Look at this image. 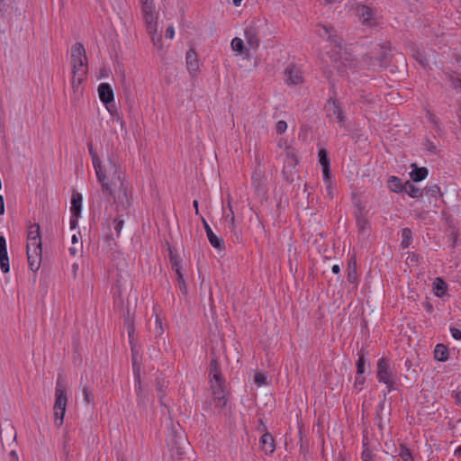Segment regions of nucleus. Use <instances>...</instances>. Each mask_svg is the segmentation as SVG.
Wrapping results in <instances>:
<instances>
[{"label":"nucleus","instance_id":"nucleus-27","mask_svg":"<svg viewBox=\"0 0 461 461\" xmlns=\"http://www.w3.org/2000/svg\"><path fill=\"white\" fill-rule=\"evenodd\" d=\"M79 79L76 78V76L72 77L71 84L76 97H79L82 94L81 84L85 80V77H78Z\"/></svg>","mask_w":461,"mask_h":461},{"label":"nucleus","instance_id":"nucleus-36","mask_svg":"<svg viewBox=\"0 0 461 461\" xmlns=\"http://www.w3.org/2000/svg\"><path fill=\"white\" fill-rule=\"evenodd\" d=\"M357 279V270L355 266L351 267L349 265L348 267V281L351 284H356Z\"/></svg>","mask_w":461,"mask_h":461},{"label":"nucleus","instance_id":"nucleus-1","mask_svg":"<svg viewBox=\"0 0 461 461\" xmlns=\"http://www.w3.org/2000/svg\"><path fill=\"white\" fill-rule=\"evenodd\" d=\"M94 168L106 203L110 204L113 199L118 211H126L130 206V200L124 174L117 157L110 155L106 161L94 158Z\"/></svg>","mask_w":461,"mask_h":461},{"label":"nucleus","instance_id":"nucleus-48","mask_svg":"<svg viewBox=\"0 0 461 461\" xmlns=\"http://www.w3.org/2000/svg\"><path fill=\"white\" fill-rule=\"evenodd\" d=\"M323 179L325 183L330 182V167H322Z\"/></svg>","mask_w":461,"mask_h":461},{"label":"nucleus","instance_id":"nucleus-44","mask_svg":"<svg viewBox=\"0 0 461 461\" xmlns=\"http://www.w3.org/2000/svg\"><path fill=\"white\" fill-rule=\"evenodd\" d=\"M364 365H365L364 356L360 355L359 358L357 360V375H362L365 372Z\"/></svg>","mask_w":461,"mask_h":461},{"label":"nucleus","instance_id":"nucleus-59","mask_svg":"<svg viewBox=\"0 0 461 461\" xmlns=\"http://www.w3.org/2000/svg\"><path fill=\"white\" fill-rule=\"evenodd\" d=\"M453 86L456 89L457 88H461V80L460 79H456L453 82Z\"/></svg>","mask_w":461,"mask_h":461},{"label":"nucleus","instance_id":"nucleus-51","mask_svg":"<svg viewBox=\"0 0 461 461\" xmlns=\"http://www.w3.org/2000/svg\"><path fill=\"white\" fill-rule=\"evenodd\" d=\"M326 191H327L328 195L330 198H333L334 193H333V187H332L331 182L326 183Z\"/></svg>","mask_w":461,"mask_h":461},{"label":"nucleus","instance_id":"nucleus-46","mask_svg":"<svg viewBox=\"0 0 461 461\" xmlns=\"http://www.w3.org/2000/svg\"><path fill=\"white\" fill-rule=\"evenodd\" d=\"M5 436H6V438L13 439L14 441L15 440L16 433H15L13 426H8V428H6Z\"/></svg>","mask_w":461,"mask_h":461},{"label":"nucleus","instance_id":"nucleus-6","mask_svg":"<svg viewBox=\"0 0 461 461\" xmlns=\"http://www.w3.org/2000/svg\"><path fill=\"white\" fill-rule=\"evenodd\" d=\"M356 12L363 25L367 27H375L379 24L380 17L378 16L376 10L367 5H360L357 6Z\"/></svg>","mask_w":461,"mask_h":461},{"label":"nucleus","instance_id":"nucleus-16","mask_svg":"<svg viewBox=\"0 0 461 461\" xmlns=\"http://www.w3.org/2000/svg\"><path fill=\"white\" fill-rule=\"evenodd\" d=\"M260 445L262 449L267 454H271L275 451V443L273 437L266 432L260 438Z\"/></svg>","mask_w":461,"mask_h":461},{"label":"nucleus","instance_id":"nucleus-64","mask_svg":"<svg viewBox=\"0 0 461 461\" xmlns=\"http://www.w3.org/2000/svg\"><path fill=\"white\" fill-rule=\"evenodd\" d=\"M356 383L359 384H364V378L363 377H357L356 378Z\"/></svg>","mask_w":461,"mask_h":461},{"label":"nucleus","instance_id":"nucleus-21","mask_svg":"<svg viewBox=\"0 0 461 461\" xmlns=\"http://www.w3.org/2000/svg\"><path fill=\"white\" fill-rule=\"evenodd\" d=\"M403 191L412 198H420L422 196V190L416 187L410 181L405 182Z\"/></svg>","mask_w":461,"mask_h":461},{"label":"nucleus","instance_id":"nucleus-41","mask_svg":"<svg viewBox=\"0 0 461 461\" xmlns=\"http://www.w3.org/2000/svg\"><path fill=\"white\" fill-rule=\"evenodd\" d=\"M287 129V123L286 122L281 120L278 121L276 125V131L278 134H283Z\"/></svg>","mask_w":461,"mask_h":461},{"label":"nucleus","instance_id":"nucleus-43","mask_svg":"<svg viewBox=\"0 0 461 461\" xmlns=\"http://www.w3.org/2000/svg\"><path fill=\"white\" fill-rule=\"evenodd\" d=\"M123 223H124L123 220H122V219H120V218H117V219H115V220H114V222H113V224H114V230H115V231L117 232V235H118V236H119V234H120V232H121V230H122V227H123Z\"/></svg>","mask_w":461,"mask_h":461},{"label":"nucleus","instance_id":"nucleus-31","mask_svg":"<svg viewBox=\"0 0 461 461\" xmlns=\"http://www.w3.org/2000/svg\"><path fill=\"white\" fill-rule=\"evenodd\" d=\"M402 245L403 248L410 246L411 241V230L409 228H404L402 231Z\"/></svg>","mask_w":461,"mask_h":461},{"label":"nucleus","instance_id":"nucleus-34","mask_svg":"<svg viewBox=\"0 0 461 461\" xmlns=\"http://www.w3.org/2000/svg\"><path fill=\"white\" fill-rule=\"evenodd\" d=\"M319 161L322 167H330V158L325 149H320L319 151Z\"/></svg>","mask_w":461,"mask_h":461},{"label":"nucleus","instance_id":"nucleus-49","mask_svg":"<svg viewBox=\"0 0 461 461\" xmlns=\"http://www.w3.org/2000/svg\"><path fill=\"white\" fill-rule=\"evenodd\" d=\"M6 240L4 236H0V254L1 253H6Z\"/></svg>","mask_w":461,"mask_h":461},{"label":"nucleus","instance_id":"nucleus-54","mask_svg":"<svg viewBox=\"0 0 461 461\" xmlns=\"http://www.w3.org/2000/svg\"><path fill=\"white\" fill-rule=\"evenodd\" d=\"M156 325H157V332L161 334L163 331L162 322L158 318L156 319Z\"/></svg>","mask_w":461,"mask_h":461},{"label":"nucleus","instance_id":"nucleus-33","mask_svg":"<svg viewBox=\"0 0 461 461\" xmlns=\"http://www.w3.org/2000/svg\"><path fill=\"white\" fill-rule=\"evenodd\" d=\"M357 225L359 231H364L368 226V221L365 216L362 215L361 212L360 214L357 215Z\"/></svg>","mask_w":461,"mask_h":461},{"label":"nucleus","instance_id":"nucleus-26","mask_svg":"<svg viewBox=\"0 0 461 461\" xmlns=\"http://www.w3.org/2000/svg\"><path fill=\"white\" fill-rule=\"evenodd\" d=\"M388 187L394 193H400L403 191L404 185L401 183L398 177L391 176L388 180Z\"/></svg>","mask_w":461,"mask_h":461},{"label":"nucleus","instance_id":"nucleus-29","mask_svg":"<svg viewBox=\"0 0 461 461\" xmlns=\"http://www.w3.org/2000/svg\"><path fill=\"white\" fill-rule=\"evenodd\" d=\"M84 395V401L87 404H94V394L91 388L88 385H84L82 389Z\"/></svg>","mask_w":461,"mask_h":461},{"label":"nucleus","instance_id":"nucleus-8","mask_svg":"<svg viewBox=\"0 0 461 461\" xmlns=\"http://www.w3.org/2000/svg\"><path fill=\"white\" fill-rule=\"evenodd\" d=\"M377 378L379 382L386 384L389 390H392L395 384V378L388 360L381 358L377 364Z\"/></svg>","mask_w":461,"mask_h":461},{"label":"nucleus","instance_id":"nucleus-9","mask_svg":"<svg viewBox=\"0 0 461 461\" xmlns=\"http://www.w3.org/2000/svg\"><path fill=\"white\" fill-rule=\"evenodd\" d=\"M285 82L288 85H300L303 82V77L300 68L290 64L285 70Z\"/></svg>","mask_w":461,"mask_h":461},{"label":"nucleus","instance_id":"nucleus-15","mask_svg":"<svg viewBox=\"0 0 461 461\" xmlns=\"http://www.w3.org/2000/svg\"><path fill=\"white\" fill-rule=\"evenodd\" d=\"M317 33L320 37H327L328 40L330 42H334L336 44V46L340 45V43L338 40V36L336 34V31L332 27H330L327 25H322L321 27V29L318 30Z\"/></svg>","mask_w":461,"mask_h":461},{"label":"nucleus","instance_id":"nucleus-3","mask_svg":"<svg viewBox=\"0 0 461 461\" xmlns=\"http://www.w3.org/2000/svg\"><path fill=\"white\" fill-rule=\"evenodd\" d=\"M41 246L40 225L38 223H31L28 225L26 249L29 267L33 272H36L41 265Z\"/></svg>","mask_w":461,"mask_h":461},{"label":"nucleus","instance_id":"nucleus-14","mask_svg":"<svg viewBox=\"0 0 461 461\" xmlns=\"http://www.w3.org/2000/svg\"><path fill=\"white\" fill-rule=\"evenodd\" d=\"M186 67L191 74H195L199 69V61L195 51L191 49L186 52Z\"/></svg>","mask_w":461,"mask_h":461},{"label":"nucleus","instance_id":"nucleus-2","mask_svg":"<svg viewBox=\"0 0 461 461\" xmlns=\"http://www.w3.org/2000/svg\"><path fill=\"white\" fill-rule=\"evenodd\" d=\"M209 382L214 407L222 410L228 402L226 384L218 362L214 358L210 363Z\"/></svg>","mask_w":461,"mask_h":461},{"label":"nucleus","instance_id":"nucleus-35","mask_svg":"<svg viewBox=\"0 0 461 461\" xmlns=\"http://www.w3.org/2000/svg\"><path fill=\"white\" fill-rule=\"evenodd\" d=\"M413 57L423 68H426L428 66L427 59L419 50H413Z\"/></svg>","mask_w":461,"mask_h":461},{"label":"nucleus","instance_id":"nucleus-58","mask_svg":"<svg viewBox=\"0 0 461 461\" xmlns=\"http://www.w3.org/2000/svg\"><path fill=\"white\" fill-rule=\"evenodd\" d=\"M77 217H72L70 219V228L71 229H75L77 227Z\"/></svg>","mask_w":461,"mask_h":461},{"label":"nucleus","instance_id":"nucleus-30","mask_svg":"<svg viewBox=\"0 0 461 461\" xmlns=\"http://www.w3.org/2000/svg\"><path fill=\"white\" fill-rule=\"evenodd\" d=\"M0 267L3 273H8L10 270L8 253L0 254Z\"/></svg>","mask_w":461,"mask_h":461},{"label":"nucleus","instance_id":"nucleus-45","mask_svg":"<svg viewBox=\"0 0 461 461\" xmlns=\"http://www.w3.org/2000/svg\"><path fill=\"white\" fill-rule=\"evenodd\" d=\"M362 459L363 461H372L373 454L369 448H365L362 452Z\"/></svg>","mask_w":461,"mask_h":461},{"label":"nucleus","instance_id":"nucleus-53","mask_svg":"<svg viewBox=\"0 0 461 461\" xmlns=\"http://www.w3.org/2000/svg\"><path fill=\"white\" fill-rule=\"evenodd\" d=\"M455 402L456 404L461 405V391L456 392L453 394Z\"/></svg>","mask_w":461,"mask_h":461},{"label":"nucleus","instance_id":"nucleus-11","mask_svg":"<svg viewBox=\"0 0 461 461\" xmlns=\"http://www.w3.org/2000/svg\"><path fill=\"white\" fill-rule=\"evenodd\" d=\"M98 94L100 100L107 104L113 101L114 95L111 86L107 83H102L98 86Z\"/></svg>","mask_w":461,"mask_h":461},{"label":"nucleus","instance_id":"nucleus-57","mask_svg":"<svg viewBox=\"0 0 461 461\" xmlns=\"http://www.w3.org/2000/svg\"><path fill=\"white\" fill-rule=\"evenodd\" d=\"M89 153H90V156L92 158V162L94 163V158H99L96 154L95 151H94L93 148L91 145H89Z\"/></svg>","mask_w":461,"mask_h":461},{"label":"nucleus","instance_id":"nucleus-25","mask_svg":"<svg viewBox=\"0 0 461 461\" xmlns=\"http://www.w3.org/2000/svg\"><path fill=\"white\" fill-rule=\"evenodd\" d=\"M72 247L69 248V253L75 257L82 252V243L79 241L77 235L73 234L71 238Z\"/></svg>","mask_w":461,"mask_h":461},{"label":"nucleus","instance_id":"nucleus-7","mask_svg":"<svg viewBox=\"0 0 461 461\" xmlns=\"http://www.w3.org/2000/svg\"><path fill=\"white\" fill-rule=\"evenodd\" d=\"M325 113L327 118L330 121L337 122L340 127H344L346 116L339 104V103L332 98H330L325 104Z\"/></svg>","mask_w":461,"mask_h":461},{"label":"nucleus","instance_id":"nucleus-4","mask_svg":"<svg viewBox=\"0 0 461 461\" xmlns=\"http://www.w3.org/2000/svg\"><path fill=\"white\" fill-rule=\"evenodd\" d=\"M140 4L148 33L150 35L154 45H161L160 36L156 37L158 13L154 10L153 0H140Z\"/></svg>","mask_w":461,"mask_h":461},{"label":"nucleus","instance_id":"nucleus-38","mask_svg":"<svg viewBox=\"0 0 461 461\" xmlns=\"http://www.w3.org/2000/svg\"><path fill=\"white\" fill-rule=\"evenodd\" d=\"M400 456L402 457L404 461H413L410 449L405 447H401Z\"/></svg>","mask_w":461,"mask_h":461},{"label":"nucleus","instance_id":"nucleus-20","mask_svg":"<svg viewBox=\"0 0 461 461\" xmlns=\"http://www.w3.org/2000/svg\"><path fill=\"white\" fill-rule=\"evenodd\" d=\"M414 169L411 172V178L414 182H420L425 179L428 176V169L426 167H417L415 164L411 165Z\"/></svg>","mask_w":461,"mask_h":461},{"label":"nucleus","instance_id":"nucleus-22","mask_svg":"<svg viewBox=\"0 0 461 461\" xmlns=\"http://www.w3.org/2000/svg\"><path fill=\"white\" fill-rule=\"evenodd\" d=\"M73 66V76H76V78L79 79L78 77H85L87 73V59L86 61H81L78 63H75Z\"/></svg>","mask_w":461,"mask_h":461},{"label":"nucleus","instance_id":"nucleus-62","mask_svg":"<svg viewBox=\"0 0 461 461\" xmlns=\"http://www.w3.org/2000/svg\"><path fill=\"white\" fill-rule=\"evenodd\" d=\"M158 390L160 393L159 397L162 398L164 394L162 393V385L160 384V383H158Z\"/></svg>","mask_w":461,"mask_h":461},{"label":"nucleus","instance_id":"nucleus-47","mask_svg":"<svg viewBox=\"0 0 461 461\" xmlns=\"http://www.w3.org/2000/svg\"><path fill=\"white\" fill-rule=\"evenodd\" d=\"M450 332H451L452 337L455 339H456V340L461 339V330H459L457 328H450Z\"/></svg>","mask_w":461,"mask_h":461},{"label":"nucleus","instance_id":"nucleus-60","mask_svg":"<svg viewBox=\"0 0 461 461\" xmlns=\"http://www.w3.org/2000/svg\"><path fill=\"white\" fill-rule=\"evenodd\" d=\"M331 270H332V273H334V274H339V271H340V267H339V265H334V266L332 267Z\"/></svg>","mask_w":461,"mask_h":461},{"label":"nucleus","instance_id":"nucleus-52","mask_svg":"<svg viewBox=\"0 0 461 461\" xmlns=\"http://www.w3.org/2000/svg\"><path fill=\"white\" fill-rule=\"evenodd\" d=\"M426 149H427L429 151L432 152V153H435V152H436V150H437V147H436L433 143H431L430 141H428V142H427V144H426Z\"/></svg>","mask_w":461,"mask_h":461},{"label":"nucleus","instance_id":"nucleus-50","mask_svg":"<svg viewBox=\"0 0 461 461\" xmlns=\"http://www.w3.org/2000/svg\"><path fill=\"white\" fill-rule=\"evenodd\" d=\"M175 36V30L173 26H168L166 30V37L168 39H173Z\"/></svg>","mask_w":461,"mask_h":461},{"label":"nucleus","instance_id":"nucleus-10","mask_svg":"<svg viewBox=\"0 0 461 461\" xmlns=\"http://www.w3.org/2000/svg\"><path fill=\"white\" fill-rule=\"evenodd\" d=\"M245 39L250 49L257 50L259 47L258 31L256 24L249 25L245 30Z\"/></svg>","mask_w":461,"mask_h":461},{"label":"nucleus","instance_id":"nucleus-12","mask_svg":"<svg viewBox=\"0 0 461 461\" xmlns=\"http://www.w3.org/2000/svg\"><path fill=\"white\" fill-rule=\"evenodd\" d=\"M72 65L81 61H86V55L84 45L80 42H76L71 49Z\"/></svg>","mask_w":461,"mask_h":461},{"label":"nucleus","instance_id":"nucleus-63","mask_svg":"<svg viewBox=\"0 0 461 461\" xmlns=\"http://www.w3.org/2000/svg\"><path fill=\"white\" fill-rule=\"evenodd\" d=\"M194 207L195 209V213L198 214V212H199V210H198V201H196V200L194 201Z\"/></svg>","mask_w":461,"mask_h":461},{"label":"nucleus","instance_id":"nucleus-17","mask_svg":"<svg viewBox=\"0 0 461 461\" xmlns=\"http://www.w3.org/2000/svg\"><path fill=\"white\" fill-rule=\"evenodd\" d=\"M231 49L239 55L244 54L246 58H250V52L249 49H244V42L240 38H234L231 41Z\"/></svg>","mask_w":461,"mask_h":461},{"label":"nucleus","instance_id":"nucleus-13","mask_svg":"<svg viewBox=\"0 0 461 461\" xmlns=\"http://www.w3.org/2000/svg\"><path fill=\"white\" fill-rule=\"evenodd\" d=\"M203 226L206 231L207 238L212 247L215 249H223V240L222 239L217 237L212 231L210 225L206 222L204 219H203Z\"/></svg>","mask_w":461,"mask_h":461},{"label":"nucleus","instance_id":"nucleus-37","mask_svg":"<svg viewBox=\"0 0 461 461\" xmlns=\"http://www.w3.org/2000/svg\"><path fill=\"white\" fill-rule=\"evenodd\" d=\"M426 194L429 196H438L440 194V188L437 185H431L426 187Z\"/></svg>","mask_w":461,"mask_h":461},{"label":"nucleus","instance_id":"nucleus-18","mask_svg":"<svg viewBox=\"0 0 461 461\" xmlns=\"http://www.w3.org/2000/svg\"><path fill=\"white\" fill-rule=\"evenodd\" d=\"M298 163L297 156L294 149L287 147L285 149V169L293 168Z\"/></svg>","mask_w":461,"mask_h":461},{"label":"nucleus","instance_id":"nucleus-39","mask_svg":"<svg viewBox=\"0 0 461 461\" xmlns=\"http://www.w3.org/2000/svg\"><path fill=\"white\" fill-rule=\"evenodd\" d=\"M133 332H134V328L131 325L130 321L128 320V334H129V338H130V343L131 344L132 361H133V364H134L135 360H136V357H135V354H134V347H133V342H132V339H131V336H132Z\"/></svg>","mask_w":461,"mask_h":461},{"label":"nucleus","instance_id":"nucleus-40","mask_svg":"<svg viewBox=\"0 0 461 461\" xmlns=\"http://www.w3.org/2000/svg\"><path fill=\"white\" fill-rule=\"evenodd\" d=\"M254 382L258 386L266 384H267V376L262 373H257L254 377Z\"/></svg>","mask_w":461,"mask_h":461},{"label":"nucleus","instance_id":"nucleus-56","mask_svg":"<svg viewBox=\"0 0 461 461\" xmlns=\"http://www.w3.org/2000/svg\"><path fill=\"white\" fill-rule=\"evenodd\" d=\"M77 270H78V264L74 263L72 265V275L74 278H77Z\"/></svg>","mask_w":461,"mask_h":461},{"label":"nucleus","instance_id":"nucleus-19","mask_svg":"<svg viewBox=\"0 0 461 461\" xmlns=\"http://www.w3.org/2000/svg\"><path fill=\"white\" fill-rule=\"evenodd\" d=\"M82 200V195L79 193H75L72 194L71 212L74 217H78L81 212Z\"/></svg>","mask_w":461,"mask_h":461},{"label":"nucleus","instance_id":"nucleus-5","mask_svg":"<svg viewBox=\"0 0 461 461\" xmlns=\"http://www.w3.org/2000/svg\"><path fill=\"white\" fill-rule=\"evenodd\" d=\"M55 398V422L59 427L63 424L68 402L67 388L59 379L56 384Z\"/></svg>","mask_w":461,"mask_h":461},{"label":"nucleus","instance_id":"nucleus-24","mask_svg":"<svg viewBox=\"0 0 461 461\" xmlns=\"http://www.w3.org/2000/svg\"><path fill=\"white\" fill-rule=\"evenodd\" d=\"M379 47H380V50H381V53L378 56L379 66L384 67V66H385V64L388 61V54H389V51H390V44L389 43H384V44L379 45Z\"/></svg>","mask_w":461,"mask_h":461},{"label":"nucleus","instance_id":"nucleus-42","mask_svg":"<svg viewBox=\"0 0 461 461\" xmlns=\"http://www.w3.org/2000/svg\"><path fill=\"white\" fill-rule=\"evenodd\" d=\"M170 261L172 263V267L176 272L177 268H179L181 270L180 264H179L180 260H179L178 257L170 253Z\"/></svg>","mask_w":461,"mask_h":461},{"label":"nucleus","instance_id":"nucleus-28","mask_svg":"<svg viewBox=\"0 0 461 461\" xmlns=\"http://www.w3.org/2000/svg\"><path fill=\"white\" fill-rule=\"evenodd\" d=\"M435 294L437 296H442L446 293V284L441 278H437L434 282Z\"/></svg>","mask_w":461,"mask_h":461},{"label":"nucleus","instance_id":"nucleus-61","mask_svg":"<svg viewBox=\"0 0 461 461\" xmlns=\"http://www.w3.org/2000/svg\"><path fill=\"white\" fill-rule=\"evenodd\" d=\"M455 455L456 456H461V445L455 450Z\"/></svg>","mask_w":461,"mask_h":461},{"label":"nucleus","instance_id":"nucleus-32","mask_svg":"<svg viewBox=\"0 0 461 461\" xmlns=\"http://www.w3.org/2000/svg\"><path fill=\"white\" fill-rule=\"evenodd\" d=\"M176 279H177V282L179 285V289L183 293V294L185 295L187 294V287H186L185 282L184 280L183 274L181 273V270L179 268L176 269Z\"/></svg>","mask_w":461,"mask_h":461},{"label":"nucleus","instance_id":"nucleus-23","mask_svg":"<svg viewBox=\"0 0 461 461\" xmlns=\"http://www.w3.org/2000/svg\"><path fill=\"white\" fill-rule=\"evenodd\" d=\"M434 357L438 361H446L448 357V350L443 344H438L434 350Z\"/></svg>","mask_w":461,"mask_h":461},{"label":"nucleus","instance_id":"nucleus-55","mask_svg":"<svg viewBox=\"0 0 461 461\" xmlns=\"http://www.w3.org/2000/svg\"><path fill=\"white\" fill-rule=\"evenodd\" d=\"M5 213V200L3 195L0 194V215Z\"/></svg>","mask_w":461,"mask_h":461}]
</instances>
